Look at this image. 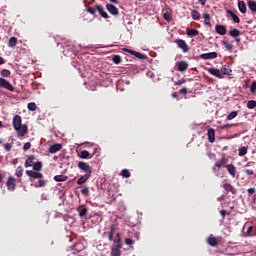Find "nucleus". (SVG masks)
I'll use <instances>...</instances> for the list:
<instances>
[{
    "mask_svg": "<svg viewBox=\"0 0 256 256\" xmlns=\"http://www.w3.org/2000/svg\"><path fill=\"white\" fill-rule=\"evenodd\" d=\"M12 124L18 137H25L26 133H29V127L27 124H23V120L20 115H15L13 117Z\"/></svg>",
    "mask_w": 256,
    "mask_h": 256,
    "instance_id": "obj_1",
    "label": "nucleus"
},
{
    "mask_svg": "<svg viewBox=\"0 0 256 256\" xmlns=\"http://www.w3.org/2000/svg\"><path fill=\"white\" fill-rule=\"evenodd\" d=\"M121 249H123V244L121 243V234L117 233L113 240V244L111 246V256H121Z\"/></svg>",
    "mask_w": 256,
    "mask_h": 256,
    "instance_id": "obj_2",
    "label": "nucleus"
},
{
    "mask_svg": "<svg viewBox=\"0 0 256 256\" xmlns=\"http://www.w3.org/2000/svg\"><path fill=\"white\" fill-rule=\"evenodd\" d=\"M227 163H229V159H227L225 155H223L220 160L215 162L214 166L212 167V171L216 174V177H220L219 169H221V167H227Z\"/></svg>",
    "mask_w": 256,
    "mask_h": 256,
    "instance_id": "obj_3",
    "label": "nucleus"
},
{
    "mask_svg": "<svg viewBox=\"0 0 256 256\" xmlns=\"http://www.w3.org/2000/svg\"><path fill=\"white\" fill-rule=\"evenodd\" d=\"M78 169H80V171H83L85 175H92L93 173V168L87 162H78Z\"/></svg>",
    "mask_w": 256,
    "mask_h": 256,
    "instance_id": "obj_4",
    "label": "nucleus"
},
{
    "mask_svg": "<svg viewBox=\"0 0 256 256\" xmlns=\"http://www.w3.org/2000/svg\"><path fill=\"white\" fill-rule=\"evenodd\" d=\"M0 88L6 89L7 91H15V87H13V84H11L10 81H7L5 78H0Z\"/></svg>",
    "mask_w": 256,
    "mask_h": 256,
    "instance_id": "obj_5",
    "label": "nucleus"
},
{
    "mask_svg": "<svg viewBox=\"0 0 256 256\" xmlns=\"http://www.w3.org/2000/svg\"><path fill=\"white\" fill-rule=\"evenodd\" d=\"M26 175L29 176V181L33 182L34 179H43V173L33 170H26Z\"/></svg>",
    "mask_w": 256,
    "mask_h": 256,
    "instance_id": "obj_6",
    "label": "nucleus"
},
{
    "mask_svg": "<svg viewBox=\"0 0 256 256\" xmlns=\"http://www.w3.org/2000/svg\"><path fill=\"white\" fill-rule=\"evenodd\" d=\"M175 43L179 49L183 51V53H188L189 52V45H187V42L183 39H177L175 40Z\"/></svg>",
    "mask_w": 256,
    "mask_h": 256,
    "instance_id": "obj_7",
    "label": "nucleus"
},
{
    "mask_svg": "<svg viewBox=\"0 0 256 256\" xmlns=\"http://www.w3.org/2000/svg\"><path fill=\"white\" fill-rule=\"evenodd\" d=\"M115 233V224H111L109 231L108 232H104L102 234V237H107L109 241H115V239H113V235Z\"/></svg>",
    "mask_w": 256,
    "mask_h": 256,
    "instance_id": "obj_8",
    "label": "nucleus"
},
{
    "mask_svg": "<svg viewBox=\"0 0 256 256\" xmlns=\"http://www.w3.org/2000/svg\"><path fill=\"white\" fill-rule=\"evenodd\" d=\"M16 183L17 179H15L14 177H8L6 182L8 191H15V187H17Z\"/></svg>",
    "mask_w": 256,
    "mask_h": 256,
    "instance_id": "obj_9",
    "label": "nucleus"
},
{
    "mask_svg": "<svg viewBox=\"0 0 256 256\" xmlns=\"http://www.w3.org/2000/svg\"><path fill=\"white\" fill-rule=\"evenodd\" d=\"M123 51H125V53H129L130 55H134V57H137L138 59H147V56L145 54H141L140 52H137L135 50L123 48Z\"/></svg>",
    "mask_w": 256,
    "mask_h": 256,
    "instance_id": "obj_10",
    "label": "nucleus"
},
{
    "mask_svg": "<svg viewBox=\"0 0 256 256\" xmlns=\"http://www.w3.org/2000/svg\"><path fill=\"white\" fill-rule=\"evenodd\" d=\"M177 70L183 73L189 69V63L187 61H179L176 63Z\"/></svg>",
    "mask_w": 256,
    "mask_h": 256,
    "instance_id": "obj_11",
    "label": "nucleus"
},
{
    "mask_svg": "<svg viewBox=\"0 0 256 256\" xmlns=\"http://www.w3.org/2000/svg\"><path fill=\"white\" fill-rule=\"evenodd\" d=\"M208 73H210V75H213L214 77H217L218 79H223V74L221 73V70L217 68L208 69Z\"/></svg>",
    "mask_w": 256,
    "mask_h": 256,
    "instance_id": "obj_12",
    "label": "nucleus"
},
{
    "mask_svg": "<svg viewBox=\"0 0 256 256\" xmlns=\"http://www.w3.org/2000/svg\"><path fill=\"white\" fill-rule=\"evenodd\" d=\"M207 243L210 245V247H217V245H219V240H217V237H215V236H213V234H211L207 238Z\"/></svg>",
    "mask_w": 256,
    "mask_h": 256,
    "instance_id": "obj_13",
    "label": "nucleus"
},
{
    "mask_svg": "<svg viewBox=\"0 0 256 256\" xmlns=\"http://www.w3.org/2000/svg\"><path fill=\"white\" fill-rule=\"evenodd\" d=\"M225 168L227 169L229 175H231V177H236L237 175V168L235 167V165L233 164H227L225 166Z\"/></svg>",
    "mask_w": 256,
    "mask_h": 256,
    "instance_id": "obj_14",
    "label": "nucleus"
},
{
    "mask_svg": "<svg viewBox=\"0 0 256 256\" xmlns=\"http://www.w3.org/2000/svg\"><path fill=\"white\" fill-rule=\"evenodd\" d=\"M61 149H63V145L57 143V144H53L49 147L48 151L49 153L55 154L59 151H61Z\"/></svg>",
    "mask_w": 256,
    "mask_h": 256,
    "instance_id": "obj_15",
    "label": "nucleus"
},
{
    "mask_svg": "<svg viewBox=\"0 0 256 256\" xmlns=\"http://www.w3.org/2000/svg\"><path fill=\"white\" fill-rule=\"evenodd\" d=\"M215 31H216V33H218V35H227V27H225L221 24H217L215 26Z\"/></svg>",
    "mask_w": 256,
    "mask_h": 256,
    "instance_id": "obj_16",
    "label": "nucleus"
},
{
    "mask_svg": "<svg viewBox=\"0 0 256 256\" xmlns=\"http://www.w3.org/2000/svg\"><path fill=\"white\" fill-rule=\"evenodd\" d=\"M106 9L111 15H119V9L113 4H107Z\"/></svg>",
    "mask_w": 256,
    "mask_h": 256,
    "instance_id": "obj_17",
    "label": "nucleus"
},
{
    "mask_svg": "<svg viewBox=\"0 0 256 256\" xmlns=\"http://www.w3.org/2000/svg\"><path fill=\"white\" fill-rule=\"evenodd\" d=\"M223 189L227 192V193H232V195H236L237 190L235 189V187H233V185L229 184V183H225L223 184Z\"/></svg>",
    "mask_w": 256,
    "mask_h": 256,
    "instance_id": "obj_18",
    "label": "nucleus"
},
{
    "mask_svg": "<svg viewBox=\"0 0 256 256\" xmlns=\"http://www.w3.org/2000/svg\"><path fill=\"white\" fill-rule=\"evenodd\" d=\"M200 59H217V52H209L200 55Z\"/></svg>",
    "mask_w": 256,
    "mask_h": 256,
    "instance_id": "obj_19",
    "label": "nucleus"
},
{
    "mask_svg": "<svg viewBox=\"0 0 256 256\" xmlns=\"http://www.w3.org/2000/svg\"><path fill=\"white\" fill-rule=\"evenodd\" d=\"M207 137L209 143H215V129L209 128L207 131Z\"/></svg>",
    "mask_w": 256,
    "mask_h": 256,
    "instance_id": "obj_20",
    "label": "nucleus"
},
{
    "mask_svg": "<svg viewBox=\"0 0 256 256\" xmlns=\"http://www.w3.org/2000/svg\"><path fill=\"white\" fill-rule=\"evenodd\" d=\"M35 163V155H30L25 163H24V167H33V164Z\"/></svg>",
    "mask_w": 256,
    "mask_h": 256,
    "instance_id": "obj_21",
    "label": "nucleus"
},
{
    "mask_svg": "<svg viewBox=\"0 0 256 256\" xmlns=\"http://www.w3.org/2000/svg\"><path fill=\"white\" fill-rule=\"evenodd\" d=\"M91 178V175L89 174H84L83 176H81L78 180H77V185H85L86 181H89V179Z\"/></svg>",
    "mask_w": 256,
    "mask_h": 256,
    "instance_id": "obj_22",
    "label": "nucleus"
},
{
    "mask_svg": "<svg viewBox=\"0 0 256 256\" xmlns=\"http://www.w3.org/2000/svg\"><path fill=\"white\" fill-rule=\"evenodd\" d=\"M96 11H98L99 15L103 17V19H109V14L101 7V5H96Z\"/></svg>",
    "mask_w": 256,
    "mask_h": 256,
    "instance_id": "obj_23",
    "label": "nucleus"
},
{
    "mask_svg": "<svg viewBox=\"0 0 256 256\" xmlns=\"http://www.w3.org/2000/svg\"><path fill=\"white\" fill-rule=\"evenodd\" d=\"M78 157H80V159H91L93 155H91L87 150H82L79 152Z\"/></svg>",
    "mask_w": 256,
    "mask_h": 256,
    "instance_id": "obj_24",
    "label": "nucleus"
},
{
    "mask_svg": "<svg viewBox=\"0 0 256 256\" xmlns=\"http://www.w3.org/2000/svg\"><path fill=\"white\" fill-rule=\"evenodd\" d=\"M220 72H221L222 76H223V75H228V76H230L231 73H233V70H231V68H230L229 66L224 65V66L221 67Z\"/></svg>",
    "mask_w": 256,
    "mask_h": 256,
    "instance_id": "obj_25",
    "label": "nucleus"
},
{
    "mask_svg": "<svg viewBox=\"0 0 256 256\" xmlns=\"http://www.w3.org/2000/svg\"><path fill=\"white\" fill-rule=\"evenodd\" d=\"M203 19H204V25H206V27H211V14L210 13H204L203 14Z\"/></svg>",
    "mask_w": 256,
    "mask_h": 256,
    "instance_id": "obj_26",
    "label": "nucleus"
},
{
    "mask_svg": "<svg viewBox=\"0 0 256 256\" xmlns=\"http://www.w3.org/2000/svg\"><path fill=\"white\" fill-rule=\"evenodd\" d=\"M186 35L188 37H197V35H199V30L188 28L186 30Z\"/></svg>",
    "mask_w": 256,
    "mask_h": 256,
    "instance_id": "obj_27",
    "label": "nucleus"
},
{
    "mask_svg": "<svg viewBox=\"0 0 256 256\" xmlns=\"http://www.w3.org/2000/svg\"><path fill=\"white\" fill-rule=\"evenodd\" d=\"M238 9L240 13H247V4H245V1H239L238 2Z\"/></svg>",
    "mask_w": 256,
    "mask_h": 256,
    "instance_id": "obj_28",
    "label": "nucleus"
},
{
    "mask_svg": "<svg viewBox=\"0 0 256 256\" xmlns=\"http://www.w3.org/2000/svg\"><path fill=\"white\" fill-rule=\"evenodd\" d=\"M247 6L252 11V13L256 14V1L255 0H249L247 2Z\"/></svg>",
    "mask_w": 256,
    "mask_h": 256,
    "instance_id": "obj_29",
    "label": "nucleus"
},
{
    "mask_svg": "<svg viewBox=\"0 0 256 256\" xmlns=\"http://www.w3.org/2000/svg\"><path fill=\"white\" fill-rule=\"evenodd\" d=\"M227 13L230 15L234 23H241V19H239V16H237L233 11L228 10Z\"/></svg>",
    "mask_w": 256,
    "mask_h": 256,
    "instance_id": "obj_30",
    "label": "nucleus"
},
{
    "mask_svg": "<svg viewBox=\"0 0 256 256\" xmlns=\"http://www.w3.org/2000/svg\"><path fill=\"white\" fill-rule=\"evenodd\" d=\"M229 35L230 37L237 38L239 37V35H241V31L237 28H233L232 30L229 31Z\"/></svg>",
    "mask_w": 256,
    "mask_h": 256,
    "instance_id": "obj_31",
    "label": "nucleus"
},
{
    "mask_svg": "<svg viewBox=\"0 0 256 256\" xmlns=\"http://www.w3.org/2000/svg\"><path fill=\"white\" fill-rule=\"evenodd\" d=\"M67 179H69V177L61 174V175H56L54 176V181H56L57 183H61L63 181H67Z\"/></svg>",
    "mask_w": 256,
    "mask_h": 256,
    "instance_id": "obj_32",
    "label": "nucleus"
},
{
    "mask_svg": "<svg viewBox=\"0 0 256 256\" xmlns=\"http://www.w3.org/2000/svg\"><path fill=\"white\" fill-rule=\"evenodd\" d=\"M191 17L194 21H199V19H201V13H199L197 10H192Z\"/></svg>",
    "mask_w": 256,
    "mask_h": 256,
    "instance_id": "obj_33",
    "label": "nucleus"
},
{
    "mask_svg": "<svg viewBox=\"0 0 256 256\" xmlns=\"http://www.w3.org/2000/svg\"><path fill=\"white\" fill-rule=\"evenodd\" d=\"M17 46V37H11L8 41V47H16Z\"/></svg>",
    "mask_w": 256,
    "mask_h": 256,
    "instance_id": "obj_34",
    "label": "nucleus"
},
{
    "mask_svg": "<svg viewBox=\"0 0 256 256\" xmlns=\"http://www.w3.org/2000/svg\"><path fill=\"white\" fill-rule=\"evenodd\" d=\"M32 167H33L34 171H41V169H43V163H41V162H34Z\"/></svg>",
    "mask_w": 256,
    "mask_h": 256,
    "instance_id": "obj_35",
    "label": "nucleus"
},
{
    "mask_svg": "<svg viewBox=\"0 0 256 256\" xmlns=\"http://www.w3.org/2000/svg\"><path fill=\"white\" fill-rule=\"evenodd\" d=\"M247 153V147L245 146H241L239 149H238V155L239 157H245V154Z\"/></svg>",
    "mask_w": 256,
    "mask_h": 256,
    "instance_id": "obj_36",
    "label": "nucleus"
},
{
    "mask_svg": "<svg viewBox=\"0 0 256 256\" xmlns=\"http://www.w3.org/2000/svg\"><path fill=\"white\" fill-rule=\"evenodd\" d=\"M241 123H236V124H225L220 127V129H231V127H239Z\"/></svg>",
    "mask_w": 256,
    "mask_h": 256,
    "instance_id": "obj_37",
    "label": "nucleus"
},
{
    "mask_svg": "<svg viewBox=\"0 0 256 256\" xmlns=\"http://www.w3.org/2000/svg\"><path fill=\"white\" fill-rule=\"evenodd\" d=\"M29 111H37V104L35 102H30L27 105Z\"/></svg>",
    "mask_w": 256,
    "mask_h": 256,
    "instance_id": "obj_38",
    "label": "nucleus"
},
{
    "mask_svg": "<svg viewBox=\"0 0 256 256\" xmlns=\"http://www.w3.org/2000/svg\"><path fill=\"white\" fill-rule=\"evenodd\" d=\"M121 175L122 177H124V179H129V177H131V172H129V170L127 169H123L121 171Z\"/></svg>",
    "mask_w": 256,
    "mask_h": 256,
    "instance_id": "obj_39",
    "label": "nucleus"
},
{
    "mask_svg": "<svg viewBox=\"0 0 256 256\" xmlns=\"http://www.w3.org/2000/svg\"><path fill=\"white\" fill-rule=\"evenodd\" d=\"M45 185H47V180H38L34 187H45Z\"/></svg>",
    "mask_w": 256,
    "mask_h": 256,
    "instance_id": "obj_40",
    "label": "nucleus"
},
{
    "mask_svg": "<svg viewBox=\"0 0 256 256\" xmlns=\"http://www.w3.org/2000/svg\"><path fill=\"white\" fill-rule=\"evenodd\" d=\"M0 75L2 77H11V71L7 69H2L0 72Z\"/></svg>",
    "mask_w": 256,
    "mask_h": 256,
    "instance_id": "obj_41",
    "label": "nucleus"
},
{
    "mask_svg": "<svg viewBox=\"0 0 256 256\" xmlns=\"http://www.w3.org/2000/svg\"><path fill=\"white\" fill-rule=\"evenodd\" d=\"M16 177H23V167L18 166L15 172Z\"/></svg>",
    "mask_w": 256,
    "mask_h": 256,
    "instance_id": "obj_42",
    "label": "nucleus"
},
{
    "mask_svg": "<svg viewBox=\"0 0 256 256\" xmlns=\"http://www.w3.org/2000/svg\"><path fill=\"white\" fill-rule=\"evenodd\" d=\"M246 235L247 237H253L256 235V232H253V226L248 227Z\"/></svg>",
    "mask_w": 256,
    "mask_h": 256,
    "instance_id": "obj_43",
    "label": "nucleus"
},
{
    "mask_svg": "<svg viewBox=\"0 0 256 256\" xmlns=\"http://www.w3.org/2000/svg\"><path fill=\"white\" fill-rule=\"evenodd\" d=\"M222 45H224L225 49H227V51H233V44H229L227 41H223Z\"/></svg>",
    "mask_w": 256,
    "mask_h": 256,
    "instance_id": "obj_44",
    "label": "nucleus"
},
{
    "mask_svg": "<svg viewBox=\"0 0 256 256\" xmlns=\"http://www.w3.org/2000/svg\"><path fill=\"white\" fill-rule=\"evenodd\" d=\"M247 107H248V109H255V107H256V101H255V100H249V101L247 102Z\"/></svg>",
    "mask_w": 256,
    "mask_h": 256,
    "instance_id": "obj_45",
    "label": "nucleus"
},
{
    "mask_svg": "<svg viewBox=\"0 0 256 256\" xmlns=\"http://www.w3.org/2000/svg\"><path fill=\"white\" fill-rule=\"evenodd\" d=\"M112 61L115 63V65H119V63H121V57L119 55H114L112 57Z\"/></svg>",
    "mask_w": 256,
    "mask_h": 256,
    "instance_id": "obj_46",
    "label": "nucleus"
},
{
    "mask_svg": "<svg viewBox=\"0 0 256 256\" xmlns=\"http://www.w3.org/2000/svg\"><path fill=\"white\" fill-rule=\"evenodd\" d=\"M87 12L90 13V15H95V13H97V6H95V8L89 6Z\"/></svg>",
    "mask_w": 256,
    "mask_h": 256,
    "instance_id": "obj_47",
    "label": "nucleus"
},
{
    "mask_svg": "<svg viewBox=\"0 0 256 256\" xmlns=\"http://www.w3.org/2000/svg\"><path fill=\"white\" fill-rule=\"evenodd\" d=\"M235 117H237V111H232V112L227 116V119H228V121H231V120L235 119Z\"/></svg>",
    "mask_w": 256,
    "mask_h": 256,
    "instance_id": "obj_48",
    "label": "nucleus"
},
{
    "mask_svg": "<svg viewBox=\"0 0 256 256\" xmlns=\"http://www.w3.org/2000/svg\"><path fill=\"white\" fill-rule=\"evenodd\" d=\"M243 173H245L246 175H255V170L254 169H244Z\"/></svg>",
    "mask_w": 256,
    "mask_h": 256,
    "instance_id": "obj_49",
    "label": "nucleus"
},
{
    "mask_svg": "<svg viewBox=\"0 0 256 256\" xmlns=\"http://www.w3.org/2000/svg\"><path fill=\"white\" fill-rule=\"evenodd\" d=\"M82 195H84L85 197H87L89 195V187L85 186L82 190H81Z\"/></svg>",
    "mask_w": 256,
    "mask_h": 256,
    "instance_id": "obj_50",
    "label": "nucleus"
},
{
    "mask_svg": "<svg viewBox=\"0 0 256 256\" xmlns=\"http://www.w3.org/2000/svg\"><path fill=\"white\" fill-rule=\"evenodd\" d=\"M250 92L255 93L256 92V80H254L250 86Z\"/></svg>",
    "mask_w": 256,
    "mask_h": 256,
    "instance_id": "obj_51",
    "label": "nucleus"
},
{
    "mask_svg": "<svg viewBox=\"0 0 256 256\" xmlns=\"http://www.w3.org/2000/svg\"><path fill=\"white\" fill-rule=\"evenodd\" d=\"M87 215V208H82L80 211H79V216L80 217H85Z\"/></svg>",
    "mask_w": 256,
    "mask_h": 256,
    "instance_id": "obj_52",
    "label": "nucleus"
},
{
    "mask_svg": "<svg viewBox=\"0 0 256 256\" xmlns=\"http://www.w3.org/2000/svg\"><path fill=\"white\" fill-rule=\"evenodd\" d=\"M163 19H165V21H171V14H169V12H165L163 14Z\"/></svg>",
    "mask_w": 256,
    "mask_h": 256,
    "instance_id": "obj_53",
    "label": "nucleus"
},
{
    "mask_svg": "<svg viewBox=\"0 0 256 256\" xmlns=\"http://www.w3.org/2000/svg\"><path fill=\"white\" fill-rule=\"evenodd\" d=\"M31 149V142H26L23 146L24 151H29Z\"/></svg>",
    "mask_w": 256,
    "mask_h": 256,
    "instance_id": "obj_54",
    "label": "nucleus"
},
{
    "mask_svg": "<svg viewBox=\"0 0 256 256\" xmlns=\"http://www.w3.org/2000/svg\"><path fill=\"white\" fill-rule=\"evenodd\" d=\"M185 83H187V80H185V78H182V79L176 81V82L174 83V85H183V84H185Z\"/></svg>",
    "mask_w": 256,
    "mask_h": 256,
    "instance_id": "obj_55",
    "label": "nucleus"
},
{
    "mask_svg": "<svg viewBox=\"0 0 256 256\" xmlns=\"http://www.w3.org/2000/svg\"><path fill=\"white\" fill-rule=\"evenodd\" d=\"M4 149H5V151L9 152V151H11V149H13V146L9 143H6V144H4Z\"/></svg>",
    "mask_w": 256,
    "mask_h": 256,
    "instance_id": "obj_56",
    "label": "nucleus"
},
{
    "mask_svg": "<svg viewBox=\"0 0 256 256\" xmlns=\"http://www.w3.org/2000/svg\"><path fill=\"white\" fill-rule=\"evenodd\" d=\"M125 243H126L127 245H133V243H135V242H134L133 239H131V238H126V239H125Z\"/></svg>",
    "mask_w": 256,
    "mask_h": 256,
    "instance_id": "obj_57",
    "label": "nucleus"
},
{
    "mask_svg": "<svg viewBox=\"0 0 256 256\" xmlns=\"http://www.w3.org/2000/svg\"><path fill=\"white\" fill-rule=\"evenodd\" d=\"M179 93H180L181 95H187V93H188L187 88L184 87V88L180 89V90H179Z\"/></svg>",
    "mask_w": 256,
    "mask_h": 256,
    "instance_id": "obj_58",
    "label": "nucleus"
},
{
    "mask_svg": "<svg viewBox=\"0 0 256 256\" xmlns=\"http://www.w3.org/2000/svg\"><path fill=\"white\" fill-rule=\"evenodd\" d=\"M255 193V188H249L248 189V194L253 195Z\"/></svg>",
    "mask_w": 256,
    "mask_h": 256,
    "instance_id": "obj_59",
    "label": "nucleus"
},
{
    "mask_svg": "<svg viewBox=\"0 0 256 256\" xmlns=\"http://www.w3.org/2000/svg\"><path fill=\"white\" fill-rule=\"evenodd\" d=\"M220 215H222V217L225 218V215H227V210H221Z\"/></svg>",
    "mask_w": 256,
    "mask_h": 256,
    "instance_id": "obj_60",
    "label": "nucleus"
},
{
    "mask_svg": "<svg viewBox=\"0 0 256 256\" xmlns=\"http://www.w3.org/2000/svg\"><path fill=\"white\" fill-rule=\"evenodd\" d=\"M202 6L207 5V0H198Z\"/></svg>",
    "mask_w": 256,
    "mask_h": 256,
    "instance_id": "obj_61",
    "label": "nucleus"
},
{
    "mask_svg": "<svg viewBox=\"0 0 256 256\" xmlns=\"http://www.w3.org/2000/svg\"><path fill=\"white\" fill-rule=\"evenodd\" d=\"M0 65H5V58L0 56Z\"/></svg>",
    "mask_w": 256,
    "mask_h": 256,
    "instance_id": "obj_62",
    "label": "nucleus"
},
{
    "mask_svg": "<svg viewBox=\"0 0 256 256\" xmlns=\"http://www.w3.org/2000/svg\"><path fill=\"white\" fill-rule=\"evenodd\" d=\"M251 165H253V162L250 161L245 165V167H251Z\"/></svg>",
    "mask_w": 256,
    "mask_h": 256,
    "instance_id": "obj_63",
    "label": "nucleus"
},
{
    "mask_svg": "<svg viewBox=\"0 0 256 256\" xmlns=\"http://www.w3.org/2000/svg\"><path fill=\"white\" fill-rule=\"evenodd\" d=\"M172 97L176 99V97H178L177 92L172 93Z\"/></svg>",
    "mask_w": 256,
    "mask_h": 256,
    "instance_id": "obj_64",
    "label": "nucleus"
}]
</instances>
